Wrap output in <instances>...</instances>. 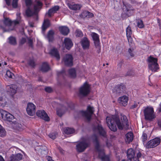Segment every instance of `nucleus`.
Returning <instances> with one entry per match:
<instances>
[{
  "mask_svg": "<svg viewBox=\"0 0 161 161\" xmlns=\"http://www.w3.org/2000/svg\"><path fill=\"white\" fill-rule=\"evenodd\" d=\"M106 122L109 128L113 131H116L117 130L116 125L120 130H122L123 127L126 129L128 127L127 117L122 114H121L120 118L117 115H113L111 117H107Z\"/></svg>",
  "mask_w": 161,
  "mask_h": 161,
  "instance_id": "1",
  "label": "nucleus"
},
{
  "mask_svg": "<svg viewBox=\"0 0 161 161\" xmlns=\"http://www.w3.org/2000/svg\"><path fill=\"white\" fill-rule=\"evenodd\" d=\"M45 91L47 92L50 93L53 91V90L52 88L50 87H47L45 88Z\"/></svg>",
  "mask_w": 161,
  "mask_h": 161,
  "instance_id": "54",
  "label": "nucleus"
},
{
  "mask_svg": "<svg viewBox=\"0 0 161 161\" xmlns=\"http://www.w3.org/2000/svg\"><path fill=\"white\" fill-rule=\"evenodd\" d=\"M128 100V97L126 96H123L119 98L118 102L120 105L125 106L127 104Z\"/></svg>",
  "mask_w": 161,
  "mask_h": 161,
  "instance_id": "18",
  "label": "nucleus"
},
{
  "mask_svg": "<svg viewBox=\"0 0 161 161\" xmlns=\"http://www.w3.org/2000/svg\"><path fill=\"white\" fill-rule=\"evenodd\" d=\"M73 57L70 54H66L64 57L63 61L65 65L71 66L73 65Z\"/></svg>",
  "mask_w": 161,
  "mask_h": 161,
  "instance_id": "13",
  "label": "nucleus"
},
{
  "mask_svg": "<svg viewBox=\"0 0 161 161\" xmlns=\"http://www.w3.org/2000/svg\"><path fill=\"white\" fill-rule=\"evenodd\" d=\"M9 43L12 45H15L16 44V40L15 38L13 36H11L8 38Z\"/></svg>",
  "mask_w": 161,
  "mask_h": 161,
  "instance_id": "40",
  "label": "nucleus"
},
{
  "mask_svg": "<svg viewBox=\"0 0 161 161\" xmlns=\"http://www.w3.org/2000/svg\"><path fill=\"white\" fill-rule=\"evenodd\" d=\"M59 30L61 33L64 35H67L69 32L68 28L65 26H61L59 27Z\"/></svg>",
  "mask_w": 161,
  "mask_h": 161,
  "instance_id": "23",
  "label": "nucleus"
},
{
  "mask_svg": "<svg viewBox=\"0 0 161 161\" xmlns=\"http://www.w3.org/2000/svg\"><path fill=\"white\" fill-rule=\"evenodd\" d=\"M160 141V139L158 137L155 138L149 141L146 145V147L148 149L154 148L158 146Z\"/></svg>",
  "mask_w": 161,
  "mask_h": 161,
  "instance_id": "9",
  "label": "nucleus"
},
{
  "mask_svg": "<svg viewBox=\"0 0 161 161\" xmlns=\"http://www.w3.org/2000/svg\"><path fill=\"white\" fill-rule=\"evenodd\" d=\"M137 26L139 28H142L144 27V25L142 21L140 20L138 21L137 22Z\"/></svg>",
  "mask_w": 161,
  "mask_h": 161,
  "instance_id": "48",
  "label": "nucleus"
},
{
  "mask_svg": "<svg viewBox=\"0 0 161 161\" xmlns=\"http://www.w3.org/2000/svg\"><path fill=\"white\" fill-rule=\"evenodd\" d=\"M66 110L67 109L65 107L62 106L60 108L57 109V114L59 116H61L65 113Z\"/></svg>",
  "mask_w": 161,
  "mask_h": 161,
  "instance_id": "33",
  "label": "nucleus"
},
{
  "mask_svg": "<svg viewBox=\"0 0 161 161\" xmlns=\"http://www.w3.org/2000/svg\"><path fill=\"white\" fill-rule=\"evenodd\" d=\"M8 113V112L2 109H0V116L1 117L2 119L3 120L6 119V117L7 116Z\"/></svg>",
  "mask_w": 161,
  "mask_h": 161,
  "instance_id": "38",
  "label": "nucleus"
},
{
  "mask_svg": "<svg viewBox=\"0 0 161 161\" xmlns=\"http://www.w3.org/2000/svg\"><path fill=\"white\" fill-rule=\"evenodd\" d=\"M59 7L58 6H55L48 10L47 14L49 17H51L53 14H54L58 11L59 9Z\"/></svg>",
  "mask_w": 161,
  "mask_h": 161,
  "instance_id": "24",
  "label": "nucleus"
},
{
  "mask_svg": "<svg viewBox=\"0 0 161 161\" xmlns=\"http://www.w3.org/2000/svg\"><path fill=\"white\" fill-rule=\"evenodd\" d=\"M91 35L94 41V43L96 48H98V49H100V41L98 35L94 32H92Z\"/></svg>",
  "mask_w": 161,
  "mask_h": 161,
  "instance_id": "17",
  "label": "nucleus"
},
{
  "mask_svg": "<svg viewBox=\"0 0 161 161\" xmlns=\"http://www.w3.org/2000/svg\"><path fill=\"white\" fill-rule=\"evenodd\" d=\"M6 119H4V120H7L8 121H11L14 119V116L8 112L7 114V116L6 117Z\"/></svg>",
  "mask_w": 161,
  "mask_h": 161,
  "instance_id": "41",
  "label": "nucleus"
},
{
  "mask_svg": "<svg viewBox=\"0 0 161 161\" xmlns=\"http://www.w3.org/2000/svg\"><path fill=\"white\" fill-rule=\"evenodd\" d=\"M6 103V102H5L4 104L3 103H0V104H1V106H2L3 107L5 106L6 104H5Z\"/></svg>",
  "mask_w": 161,
  "mask_h": 161,
  "instance_id": "62",
  "label": "nucleus"
},
{
  "mask_svg": "<svg viewBox=\"0 0 161 161\" xmlns=\"http://www.w3.org/2000/svg\"><path fill=\"white\" fill-rule=\"evenodd\" d=\"M93 130L95 133L99 134L104 137H106V132L101 125H98L97 126L94 127Z\"/></svg>",
  "mask_w": 161,
  "mask_h": 161,
  "instance_id": "10",
  "label": "nucleus"
},
{
  "mask_svg": "<svg viewBox=\"0 0 161 161\" xmlns=\"http://www.w3.org/2000/svg\"><path fill=\"white\" fill-rule=\"evenodd\" d=\"M42 4L41 2L39 1H36L34 6L35 10L34 11L31 9L30 8H28L25 12L26 15L28 17H30L35 14L36 12L40 9V7H42Z\"/></svg>",
  "mask_w": 161,
  "mask_h": 161,
  "instance_id": "7",
  "label": "nucleus"
},
{
  "mask_svg": "<svg viewBox=\"0 0 161 161\" xmlns=\"http://www.w3.org/2000/svg\"><path fill=\"white\" fill-rule=\"evenodd\" d=\"M25 2L27 6L30 5L31 3V0H25Z\"/></svg>",
  "mask_w": 161,
  "mask_h": 161,
  "instance_id": "56",
  "label": "nucleus"
},
{
  "mask_svg": "<svg viewBox=\"0 0 161 161\" xmlns=\"http://www.w3.org/2000/svg\"><path fill=\"white\" fill-rule=\"evenodd\" d=\"M40 69L42 72H47L50 69V68L47 63H44L42 64Z\"/></svg>",
  "mask_w": 161,
  "mask_h": 161,
  "instance_id": "28",
  "label": "nucleus"
},
{
  "mask_svg": "<svg viewBox=\"0 0 161 161\" xmlns=\"http://www.w3.org/2000/svg\"><path fill=\"white\" fill-rule=\"evenodd\" d=\"M20 13H19L18 12L17 14V19L18 20H19L20 19ZM18 21L19 22V21Z\"/></svg>",
  "mask_w": 161,
  "mask_h": 161,
  "instance_id": "59",
  "label": "nucleus"
},
{
  "mask_svg": "<svg viewBox=\"0 0 161 161\" xmlns=\"http://www.w3.org/2000/svg\"><path fill=\"white\" fill-rule=\"evenodd\" d=\"M4 24L7 26H10L11 25L14 24V25H16L19 23V22L18 21H14L13 22H12L11 20L9 19L8 18L5 19L4 21Z\"/></svg>",
  "mask_w": 161,
  "mask_h": 161,
  "instance_id": "29",
  "label": "nucleus"
},
{
  "mask_svg": "<svg viewBox=\"0 0 161 161\" xmlns=\"http://www.w3.org/2000/svg\"><path fill=\"white\" fill-rule=\"evenodd\" d=\"M67 5L70 9L74 10H79L82 7V6L79 4H72L68 3Z\"/></svg>",
  "mask_w": 161,
  "mask_h": 161,
  "instance_id": "22",
  "label": "nucleus"
},
{
  "mask_svg": "<svg viewBox=\"0 0 161 161\" xmlns=\"http://www.w3.org/2000/svg\"><path fill=\"white\" fill-rule=\"evenodd\" d=\"M13 128L19 131H21L23 129V126L20 124L18 122H13L12 124Z\"/></svg>",
  "mask_w": 161,
  "mask_h": 161,
  "instance_id": "26",
  "label": "nucleus"
},
{
  "mask_svg": "<svg viewBox=\"0 0 161 161\" xmlns=\"http://www.w3.org/2000/svg\"><path fill=\"white\" fill-rule=\"evenodd\" d=\"M126 36L128 42H131L132 38L131 37V35L132 34V31L131 28L129 26H128L126 29Z\"/></svg>",
  "mask_w": 161,
  "mask_h": 161,
  "instance_id": "30",
  "label": "nucleus"
},
{
  "mask_svg": "<svg viewBox=\"0 0 161 161\" xmlns=\"http://www.w3.org/2000/svg\"><path fill=\"white\" fill-rule=\"evenodd\" d=\"M28 43L29 45L32 47V44H33L32 39L31 38H28Z\"/></svg>",
  "mask_w": 161,
  "mask_h": 161,
  "instance_id": "55",
  "label": "nucleus"
},
{
  "mask_svg": "<svg viewBox=\"0 0 161 161\" xmlns=\"http://www.w3.org/2000/svg\"><path fill=\"white\" fill-rule=\"evenodd\" d=\"M50 54L53 56L57 60L60 59V56L57 50L54 48L51 50L50 52Z\"/></svg>",
  "mask_w": 161,
  "mask_h": 161,
  "instance_id": "31",
  "label": "nucleus"
},
{
  "mask_svg": "<svg viewBox=\"0 0 161 161\" xmlns=\"http://www.w3.org/2000/svg\"><path fill=\"white\" fill-rule=\"evenodd\" d=\"M123 10L126 15L128 17L133 13V9L131 5L127 4L123 7Z\"/></svg>",
  "mask_w": 161,
  "mask_h": 161,
  "instance_id": "16",
  "label": "nucleus"
},
{
  "mask_svg": "<svg viewBox=\"0 0 161 161\" xmlns=\"http://www.w3.org/2000/svg\"><path fill=\"white\" fill-rule=\"evenodd\" d=\"M10 161H19L22 158V155L20 153L13 154L10 157Z\"/></svg>",
  "mask_w": 161,
  "mask_h": 161,
  "instance_id": "21",
  "label": "nucleus"
},
{
  "mask_svg": "<svg viewBox=\"0 0 161 161\" xmlns=\"http://www.w3.org/2000/svg\"><path fill=\"white\" fill-rule=\"evenodd\" d=\"M18 0H13L12 5L13 8H16L18 5Z\"/></svg>",
  "mask_w": 161,
  "mask_h": 161,
  "instance_id": "49",
  "label": "nucleus"
},
{
  "mask_svg": "<svg viewBox=\"0 0 161 161\" xmlns=\"http://www.w3.org/2000/svg\"><path fill=\"white\" fill-rule=\"evenodd\" d=\"M125 87L124 85H118L115 86L113 90V93L116 96H118L120 93L125 90Z\"/></svg>",
  "mask_w": 161,
  "mask_h": 161,
  "instance_id": "14",
  "label": "nucleus"
},
{
  "mask_svg": "<svg viewBox=\"0 0 161 161\" xmlns=\"http://www.w3.org/2000/svg\"><path fill=\"white\" fill-rule=\"evenodd\" d=\"M25 39L24 38H22V43H24L25 42Z\"/></svg>",
  "mask_w": 161,
  "mask_h": 161,
  "instance_id": "63",
  "label": "nucleus"
},
{
  "mask_svg": "<svg viewBox=\"0 0 161 161\" xmlns=\"http://www.w3.org/2000/svg\"><path fill=\"white\" fill-rule=\"evenodd\" d=\"M93 142L95 144V149L99 154V157L103 161H109V158L104 154V150L100 148L97 136L94 135L93 136Z\"/></svg>",
  "mask_w": 161,
  "mask_h": 161,
  "instance_id": "3",
  "label": "nucleus"
},
{
  "mask_svg": "<svg viewBox=\"0 0 161 161\" xmlns=\"http://www.w3.org/2000/svg\"><path fill=\"white\" fill-rule=\"evenodd\" d=\"M28 64L32 67H34L35 65V62L33 59L30 60L28 61Z\"/></svg>",
  "mask_w": 161,
  "mask_h": 161,
  "instance_id": "47",
  "label": "nucleus"
},
{
  "mask_svg": "<svg viewBox=\"0 0 161 161\" xmlns=\"http://www.w3.org/2000/svg\"><path fill=\"white\" fill-rule=\"evenodd\" d=\"M8 113V112L2 109H0V116L1 117L2 119L3 120L6 119V117L7 116Z\"/></svg>",
  "mask_w": 161,
  "mask_h": 161,
  "instance_id": "37",
  "label": "nucleus"
},
{
  "mask_svg": "<svg viewBox=\"0 0 161 161\" xmlns=\"http://www.w3.org/2000/svg\"><path fill=\"white\" fill-rule=\"evenodd\" d=\"M133 138V135L132 132H129L125 135V141L126 143H129L131 142Z\"/></svg>",
  "mask_w": 161,
  "mask_h": 161,
  "instance_id": "27",
  "label": "nucleus"
},
{
  "mask_svg": "<svg viewBox=\"0 0 161 161\" xmlns=\"http://www.w3.org/2000/svg\"><path fill=\"white\" fill-rule=\"evenodd\" d=\"M138 103L134 102V104L131 106L130 108L131 109H134L137 108L138 106Z\"/></svg>",
  "mask_w": 161,
  "mask_h": 161,
  "instance_id": "52",
  "label": "nucleus"
},
{
  "mask_svg": "<svg viewBox=\"0 0 161 161\" xmlns=\"http://www.w3.org/2000/svg\"><path fill=\"white\" fill-rule=\"evenodd\" d=\"M158 126L161 127V119H159L158 121Z\"/></svg>",
  "mask_w": 161,
  "mask_h": 161,
  "instance_id": "58",
  "label": "nucleus"
},
{
  "mask_svg": "<svg viewBox=\"0 0 161 161\" xmlns=\"http://www.w3.org/2000/svg\"><path fill=\"white\" fill-rule=\"evenodd\" d=\"M135 153L134 150L131 148L129 149L127 152L128 158L130 161H133Z\"/></svg>",
  "mask_w": 161,
  "mask_h": 161,
  "instance_id": "25",
  "label": "nucleus"
},
{
  "mask_svg": "<svg viewBox=\"0 0 161 161\" xmlns=\"http://www.w3.org/2000/svg\"><path fill=\"white\" fill-rule=\"evenodd\" d=\"M90 145V140L88 137H83L76 145V149L79 152H84Z\"/></svg>",
  "mask_w": 161,
  "mask_h": 161,
  "instance_id": "2",
  "label": "nucleus"
},
{
  "mask_svg": "<svg viewBox=\"0 0 161 161\" xmlns=\"http://www.w3.org/2000/svg\"><path fill=\"white\" fill-rule=\"evenodd\" d=\"M36 114L38 117L46 121H48L50 120L49 118L47 113L43 110H38L36 113Z\"/></svg>",
  "mask_w": 161,
  "mask_h": 161,
  "instance_id": "12",
  "label": "nucleus"
},
{
  "mask_svg": "<svg viewBox=\"0 0 161 161\" xmlns=\"http://www.w3.org/2000/svg\"><path fill=\"white\" fill-rule=\"evenodd\" d=\"M75 35L77 37H82L83 36V34L82 31L78 29H77L75 32Z\"/></svg>",
  "mask_w": 161,
  "mask_h": 161,
  "instance_id": "43",
  "label": "nucleus"
},
{
  "mask_svg": "<svg viewBox=\"0 0 161 161\" xmlns=\"http://www.w3.org/2000/svg\"><path fill=\"white\" fill-rule=\"evenodd\" d=\"M63 44L64 45L65 48L68 50L73 45V43L71 40L68 38H66L64 39Z\"/></svg>",
  "mask_w": 161,
  "mask_h": 161,
  "instance_id": "20",
  "label": "nucleus"
},
{
  "mask_svg": "<svg viewBox=\"0 0 161 161\" xmlns=\"http://www.w3.org/2000/svg\"><path fill=\"white\" fill-rule=\"evenodd\" d=\"M69 74L71 77H75L76 76L75 69H71L69 70Z\"/></svg>",
  "mask_w": 161,
  "mask_h": 161,
  "instance_id": "42",
  "label": "nucleus"
},
{
  "mask_svg": "<svg viewBox=\"0 0 161 161\" xmlns=\"http://www.w3.org/2000/svg\"><path fill=\"white\" fill-rule=\"evenodd\" d=\"M142 139L143 142L146 141L147 139V136L146 134L143 133L142 136Z\"/></svg>",
  "mask_w": 161,
  "mask_h": 161,
  "instance_id": "50",
  "label": "nucleus"
},
{
  "mask_svg": "<svg viewBox=\"0 0 161 161\" xmlns=\"http://www.w3.org/2000/svg\"><path fill=\"white\" fill-rule=\"evenodd\" d=\"M6 75L9 78H13V76H14V74L9 70L7 71Z\"/></svg>",
  "mask_w": 161,
  "mask_h": 161,
  "instance_id": "46",
  "label": "nucleus"
},
{
  "mask_svg": "<svg viewBox=\"0 0 161 161\" xmlns=\"http://www.w3.org/2000/svg\"><path fill=\"white\" fill-rule=\"evenodd\" d=\"M7 4L9 6L11 4V0H5Z\"/></svg>",
  "mask_w": 161,
  "mask_h": 161,
  "instance_id": "57",
  "label": "nucleus"
},
{
  "mask_svg": "<svg viewBox=\"0 0 161 161\" xmlns=\"http://www.w3.org/2000/svg\"><path fill=\"white\" fill-rule=\"evenodd\" d=\"M157 61V58H154L151 56L148 58L147 59L148 66L152 71L156 72L158 69Z\"/></svg>",
  "mask_w": 161,
  "mask_h": 161,
  "instance_id": "6",
  "label": "nucleus"
},
{
  "mask_svg": "<svg viewBox=\"0 0 161 161\" xmlns=\"http://www.w3.org/2000/svg\"><path fill=\"white\" fill-rule=\"evenodd\" d=\"M59 150H60V152L61 153H63V151H63V150H62V149H61V148H60V149H59Z\"/></svg>",
  "mask_w": 161,
  "mask_h": 161,
  "instance_id": "64",
  "label": "nucleus"
},
{
  "mask_svg": "<svg viewBox=\"0 0 161 161\" xmlns=\"http://www.w3.org/2000/svg\"><path fill=\"white\" fill-rule=\"evenodd\" d=\"M134 75L135 73L134 71L132 70H129L127 73V75L129 76H132Z\"/></svg>",
  "mask_w": 161,
  "mask_h": 161,
  "instance_id": "53",
  "label": "nucleus"
},
{
  "mask_svg": "<svg viewBox=\"0 0 161 161\" xmlns=\"http://www.w3.org/2000/svg\"><path fill=\"white\" fill-rule=\"evenodd\" d=\"M49 136L53 139H55L57 136V133L55 132L50 133L49 134Z\"/></svg>",
  "mask_w": 161,
  "mask_h": 161,
  "instance_id": "45",
  "label": "nucleus"
},
{
  "mask_svg": "<svg viewBox=\"0 0 161 161\" xmlns=\"http://www.w3.org/2000/svg\"><path fill=\"white\" fill-rule=\"evenodd\" d=\"M80 42L84 49L87 50L89 49L90 42L89 41L86 37H85L82 38Z\"/></svg>",
  "mask_w": 161,
  "mask_h": 161,
  "instance_id": "15",
  "label": "nucleus"
},
{
  "mask_svg": "<svg viewBox=\"0 0 161 161\" xmlns=\"http://www.w3.org/2000/svg\"><path fill=\"white\" fill-rule=\"evenodd\" d=\"M6 135V131L5 129L0 124V136L3 137Z\"/></svg>",
  "mask_w": 161,
  "mask_h": 161,
  "instance_id": "39",
  "label": "nucleus"
},
{
  "mask_svg": "<svg viewBox=\"0 0 161 161\" xmlns=\"http://www.w3.org/2000/svg\"><path fill=\"white\" fill-rule=\"evenodd\" d=\"M50 25V21L48 19L44 20V23L42 26V31H45Z\"/></svg>",
  "mask_w": 161,
  "mask_h": 161,
  "instance_id": "34",
  "label": "nucleus"
},
{
  "mask_svg": "<svg viewBox=\"0 0 161 161\" xmlns=\"http://www.w3.org/2000/svg\"><path fill=\"white\" fill-rule=\"evenodd\" d=\"M145 118L146 120L151 121L156 117L153 108L151 107H147L144 110Z\"/></svg>",
  "mask_w": 161,
  "mask_h": 161,
  "instance_id": "4",
  "label": "nucleus"
},
{
  "mask_svg": "<svg viewBox=\"0 0 161 161\" xmlns=\"http://www.w3.org/2000/svg\"><path fill=\"white\" fill-rule=\"evenodd\" d=\"M141 153L139 152L136 154L137 158L134 157L133 161H139V159L141 157Z\"/></svg>",
  "mask_w": 161,
  "mask_h": 161,
  "instance_id": "44",
  "label": "nucleus"
},
{
  "mask_svg": "<svg viewBox=\"0 0 161 161\" xmlns=\"http://www.w3.org/2000/svg\"><path fill=\"white\" fill-rule=\"evenodd\" d=\"M93 16V14L86 11H83L81 14V17L83 18L86 17L90 18L92 17Z\"/></svg>",
  "mask_w": 161,
  "mask_h": 161,
  "instance_id": "32",
  "label": "nucleus"
},
{
  "mask_svg": "<svg viewBox=\"0 0 161 161\" xmlns=\"http://www.w3.org/2000/svg\"><path fill=\"white\" fill-rule=\"evenodd\" d=\"M64 132L67 134H70L74 133L75 130L72 128L66 127L64 129Z\"/></svg>",
  "mask_w": 161,
  "mask_h": 161,
  "instance_id": "35",
  "label": "nucleus"
},
{
  "mask_svg": "<svg viewBox=\"0 0 161 161\" xmlns=\"http://www.w3.org/2000/svg\"><path fill=\"white\" fill-rule=\"evenodd\" d=\"M47 160L48 161H52L53 160L52 159V158L50 156L47 157Z\"/></svg>",
  "mask_w": 161,
  "mask_h": 161,
  "instance_id": "60",
  "label": "nucleus"
},
{
  "mask_svg": "<svg viewBox=\"0 0 161 161\" xmlns=\"http://www.w3.org/2000/svg\"><path fill=\"white\" fill-rule=\"evenodd\" d=\"M0 161H5L3 157L0 155Z\"/></svg>",
  "mask_w": 161,
  "mask_h": 161,
  "instance_id": "61",
  "label": "nucleus"
},
{
  "mask_svg": "<svg viewBox=\"0 0 161 161\" xmlns=\"http://www.w3.org/2000/svg\"><path fill=\"white\" fill-rule=\"evenodd\" d=\"M7 91L11 93V95H13L16 92L17 86L15 85H7L6 86Z\"/></svg>",
  "mask_w": 161,
  "mask_h": 161,
  "instance_id": "19",
  "label": "nucleus"
},
{
  "mask_svg": "<svg viewBox=\"0 0 161 161\" xmlns=\"http://www.w3.org/2000/svg\"><path fill=\"white\" fill-rule=\"evenodd\" d=\"M90 87L87 83H85L79 90L78 95L80 97H86L89 94L90 92Z\"/></svg>",
  "mask_w": 161,
  "mask_h": 161,
  "instance_id": "5",
  "label": "nucleus"
},
{
  "mask_svg": "<svg viewBox=\"0 0 161 161\" xmlns=\"http://www.w3.org/2000/svg\"><path fill=\"white\" fill-rule=\"evenodd\" d=\"M36 106L32 103H28L26 108V111L28 114L31 116L33 115L36 112Z\"/></svg>",
  "mask_w": 161,
  "mask_h": 161,
  "instance_id": "11",
  "label": "nucleus"
},
{
  "mask_svg": "<svg viewBox=\"0 0 161 161\" xmlns=\"http://www.w3.org/2000/svg\"><path fill=\"white\" fill-rule=\"evenodd\" d=\"M94 113L93 108L90 106L87 107V110L86 111H81V113L82 116L85 117L88 121L90 120L91 116Z\"/></svg>",
  "mask_w": 161,
  "mask_h": 161,
  "instance_id": "8",
  "label": "nucleus"
},
{
  "mask_svg": "<svg viewBox=\"0 0 161 161\" xmlns=\"http://www.w3.org/2000/svg\"><path fill=\"white\" fill-rule=\"evenodd\" d=\"M134 49L133 48H130L128 50V52L130 56L131 57H133L134 56V54L133 53Z\"/></svg>",
  "mask_w": 161,
  "mask_h": 161,
  "instance_id": "51",
  "label": "nucleus"
},
{
  "mask_svg": "<svg viewBox=\"0 0 161 161\" xmlns=\"http://www.w3.org/2000/svg\"><path fill=\"white\" fill-rule=\"evenodd\" d=\"M54 32L51 30L49 31L47 38L49 42H52L53 40Z\"/></svg>",
  "mask_w": 161,
  "mask_h": 161,
  "instance_id": "36",
  "label": "nucleus"
}]
</instances>
